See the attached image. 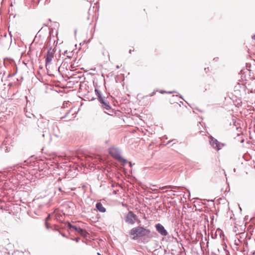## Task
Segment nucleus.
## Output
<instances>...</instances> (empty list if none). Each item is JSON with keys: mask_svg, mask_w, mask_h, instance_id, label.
I'll return each mask as SVG.
<instances>
[{"mask_svg": "<svg viewBox=\"0 0 255 255\" xmlns=\"http://www.w3.org/2000/svg\"><path fill=\"white\" fill-rule=\"evenodd\" d=\"M179 97H180V98H181L182 99H183V98H182V96L179 95Z\"/></svg>", "mask_w": 255, "mask_h": 255, "instance_id": "obj_36", "label": "nucleus"}, {"mask_svg": "<svg viewBox=\"0 0 255 255\" xmlns=\"http://www.w3.org/2000/svg\"><path fill=\"white\" fill-rule=\"evenodd\" d=\"M204 70L206 71V72L207 73V71H208L209 70V67L205 68Z\"/></svg>", "mask_w": 255, "mask_h": 255, "instance_id": "obj_26", "label": "nucleus"}, {"mask_svg": "<svg viewBox=\"0 0 255 255\" xmlns=\"http://www.w3.org/2000/svg\"><path fill=\"white\" fill-rule=\"evenodd\" d=\"M77 66L75 65L74 63L71 62L70 63V67H69L71 71L74 70L73 69L75 68Z\"/></svg>", "mask_w": 255, "mask_h": 255, "instance_id": "obj_17", "label": "nucleus"}, {"mask_svg": "<svg viewBox=\"0 0 255 255\" xmlns=\"http://www.w3.org/2000/svg\"><path fill=\"white\" fill-rule=\"evenodd\" d=\"M116 67H117V69L120 68V66H119V65H117V66H116Z\"/></svg>", "mask_w": 255, "mask_h": 255, "instance_id": "obj_35", "label": "nucleus"}, {"mask_svg": "<svg viewBox=\"0 0 255 255\" xmlns=\"http://www.w3.org/2000/svg\"><path fill=\"white\" fill-rule=\"evenodd\" d=\"M177 93V92H175V91H171V92H168V93H169V94H171V93Z\"/></svg>", "mask_w": 255, "mask_h": 255, "instance_id": "obj_30", "label": "nucleus"}, {"mask_svg": "<svg viewBox=\"0 0 255 255\" xmlns=\"http://www.w3.org/2000/svg\"><path fill=\"white\" fill-rule=\"evenodd\" d=\"M132 51V50L131 49H130V50H129V53H131Z\"/></svg>", "mask_w": 255, "mask_h": 255, "instance_id": "obj_34", "label": "nucleus"}, {"mask_svg": "<svg viewBox=\"0 0 255 255\" xmlns=\"http://www.w3.org/2000/svg\"><path fill=\"white\" fill-rule=\"evenodd\" d=\"M12 143V139L10 137L6 136L0 146V149L1 151L3 150L5 153H7L11 150L13 146Z\"/></svg>", "mask_w": 255, "mask_h": 255, "instance_id": "obj_7", "label": "nucleus"}, {"mask_svg": "<svg viewBox=\"0 0 255 255\" xmlns=\"http://www.w3.org/2000/svg\"><path fill=\"white\" fill-rule=\"evenodd\" d=\"M68 114H69V112H67V113H66V115H65V117H66V116H67V115Z\"/></svg>", "mask_w": 255, "mask_h": 255, "instance_id": "obj_37", "label": "nucleus"}, {"mask_svg": "<svg viewBox=\"0 0 255 255\" xmlns=\"http://www.w3.org/2000/svg\"><path fill=\"white\" fill-rule=\"evenodd\" d=\"M43 25L45 26H48V24L47 23H44L43 24Z\"/></svg>", "mask_w": 255, "mask_h": 255, "instance_id": "obj_32", "label": "nucleus"}, {"mask_svg": "<svg viewBox=\"0 0 255 255\" xmlns=\"http://www.w3.org/2000/svg\"><path fill=\"white\" fill-rule=\"evenodd\" d=\"M73 241H76L77 243L79 242L80 238H71V239Z\"/></svg>", "mask_w": 255, "mask_h": 255, "instance_id": "obj_19", "label": "nucleus"}, {"mask_svg": "<svg viewBox=\"0 0 255 255\" xmlns=\"http://www.w3.org/2000/svg\"><path fill=\"white\" fill-rule=\"evenodd\" d=\"M250 93H253V91H252V90H250ZM248 93H249V92H248Z\"/></svg>", "mask_w": 255, "mask_h": 255, "instance_id": "obj_38", "label": "nucleus"}, {"mask_svg": "<svg viewBox=\"0 0 255 255\" xmlns=\"http://www.w3.org/2000/svg\"><path fill=\"white\" fill-rule=\"evenodd\" d=\"M109 152L113 158L121 162H123L124 165L128 163V160L121 155V152L118 148L114 147L110 148Z\"/></svg>", "mask_w": 255, "mask_h": 255, "instance_id": "obj_5", "label": "nucleus"}, {"mask_svg": "<svg viewBox=\"0 0 255 255\" xmlns=\"http://www.w3.org/2000/svg\"><path fill=\"white\" fill-rule=\"evenodd\" d=\"M252 38L253 40H255V34H254V35H252Z\"/></svg>", "mask_w": 255, "mask_h": 255, "instance_id": "obj_25", "label": "nucleus"}, {"mask_svg": "<svg viewBox=\"0 0 255 255\" xmlns=\"http://www.w3.org/2000/svg\"><path fill=\"white\" fill-rule=\"evenodd\" d=\"M95 92L104 112L109 115H113L114 114V111L108 101V97L106 98L105 96H103L101 91L97 88H95Z\"/></svg>", "mask_w": 255, "mask_h": 255, "instance_id": "obj_2", "label": "nucleus"}, {"mask_svg": "<svg viewBox=\"0 0 255 255\" xmlns=\"http://www.w3.org/2000/svg\"><path fill=\"white\" fill-rule=\"evenodd\" d=\"M209 143L210 145L217 151L221 150L223 146L226 145L225 143L219 142L216 138L212 135L209 136Z\"/></svg>", "mask_w": 255, "mask_h": 255, "instance_id": "obj_8", "label": "nucleus"}, {"mask_svg": "<svg viewBox=\"0 0 255 255\" xmlns=\"http://www.w3.org/2000/svg\"><path fill=\"white\" fill-rule=\"evenodd\" d=\"M12 68H13V72L11 71V73H9V74L7 76V77H13L17 72V66L15 64H13L11 65Z\"/></svg>", "mask_w": 255, "mask_h": 255, "instance_id": "obj_13", "label": "nucleus"}, {"mask_svg": "<svg viewBox=\"0 0 255 255\" xmlns=\"http://www.w3.org/2000/svg\"><path fill=\"white\" fill-rule=\"evenodd\" d=\"M61 235L63 236V237H66V235L64 233H60Z\"/></svg>", "mask_w": 255, "mask_h": 255, "instance_id": "obj_28", "label": "nucleus"}, {"mask_svg": "<svg viewBox=\"0 0 255 255\" xmlns=\"http://www.w3.org/2000/svg\"><path fill=\"white\" fill-rule=\"evenodd\" d=\"M155 91H153L152 93H151V94H150V95H149V96H153V95L155 94Z\"/></svg>", "mask_w": 255, "mask_h": 255, "instance_id": "obj_24", "label": "nucleus"}, {"mask_svg": "<svg viewBox=\"0 0 255 255\" xmlns=\"http://www.w3.org/2000/svg\"><path fill=\"white\" fill-rule=\"evenodd\" d=\"M129 164H130V165H129L130 167H131V166H132L131 162H129Z\"/></svg>", "mask_w": 255, "mask_h": 255, "instance_id": "obj_33", "label": "nucleus"}, {"mask_svg": "<svg viewBox=\"0 0 255 255\" xmlns=\"http://www.w3.org/2000/svg\"><path fill=\"white\" fill-rule=\"evenodd\" d=\"M48 21H51V19H49Z\"/></svg>", "mask_w": 255, "mask_h": 255, "instance_id": "obj_42", "label": "nucleus"}, {"mask_svg": "<svg viewBox=\"0 0 255 255\" xmlns=\"http://www.w3.org/2000/svg\"><path fill=\"white\" fill-rule=\"evenodd\" d=\"M37 124L38 128V130L42 131L43 133L42 136L44 137L45 135L44 132L46 133L48 130L49 121L43 118H41L38 119Z\"/></svg>", "mask_w": 255, "mask_h": 255, "instance_id": "obj_6", "label": "nucleus"}, {"mask_svg": "<svg viewBox=\"0 0 255 255\" xmlns=\"http://www.w3.org/2000/svg\"><path fill=\"white\" fill-rule=\"evenodd\" d=\"M112 187H114V184H113V185H112Z\"/></svg>", "mask_w": 255, "mask_h": 255, "instance_id": "obj_43", "label": "nucleus"}, {"mask_svg": "<svg viewBox=\"0 0 255 255\" xmlns=\"http://www.w3.org/2000/svg\"><path fill=\"white\" fill-rule=\"evenodd\" d=\"M97 210L102 213H105L106 211V208L103 206L101 202H98L96 204Z\"/></svg>", "mask_w": 255, "mask_h": 255, "instance_id": "obj_12", "label": "nucleus"}, {"mask_svg": "<svg viewBox=\"0 0 255 255\" xmlns=\"http://www.w3.org/2000/svg\"><path fill=\"white\" fill-rule=\"evenodd\" d=\"M248 242L246 241V243H245V246L243 249H240V247H236V251H239L241 252H246V248H248Z\"/></svg>", "mask_w": 255, "mask_h": 255, "instance_id": "obj_14", "label": "nucleus"}, {"mask_svg": "<svg viewBox=\"0 0 255 255\" xmlns=\"http://www.w3.org/2000/svg\"><path fill=\"white\" fill-rule=\"evenodd\" d=\"M51 218L50 215L49 214L47 217L45 218V222H47L49 220H50Z\"/></svg>", "mask_w": 255, "mask_h": 255, "instance_id": "obj_21", "label": "nucleus"}, {"mask_svg": "<svg viewBox=\"0 0 255 255\" xmlns=\"http://www.w3.org/2000/svg\"><path fill=\"white\" fill-rule=\"evenodd\" d=\"M137 219V216L132 211H128L124 216V220L128 225H133Z\"/></svg>", "mask_w": 255, "mask_h": 255, "instance_id": "obj_9", "label": "nucleus"}, {"mask_svg": "<svg viewBox=\"0 0 255 255\" xmlns=\"http://www.w3.org/2000/svg\"><path fill=\"white\" fill-rule=\"evenodd\" d=\"M53 57H54L53 50H52V47H50L47 50V54L45 57L46 67H47L48 64H49L51 62Z\"/></svg>", "mask_w": 255, "mask_h": 255, "instance_id": "obj_11", "label": "nucleus"}, {"mask_svg": "<svg viewBox=\"0 0 255 255\" xmlns=\"http://www.w3.org/2000/svg\"><path fill=\"white\" fill-rule=\"evenodd\" d=\"M235 248H236V247H239V244L236 242V241H235Z\"/></svg>", "mask_w": 255, "mask_h": 255, "instance_id": "obj_23", "label": "nucleus"}, {"mask_svg": "<svg viewBox=\"0 0 255 255\" xmlns=\"http://www.w3.org/2000/svg\"><path fill=\"white\" fill-rule=\"evenodd\" d=\"M247 87L243 83H238L234 87V94L236 97L240 98L246 95Z\"/></svg>", "mask_w": 255, "mask_h": 255, "instance_id": "obj_4", "label": "nucleus"}, {"mask_svg": "<svg viewBox=\"0 0 255 255\" xmlns=\"http://www.w3.org/2000/svg\"><path fill=\"white\" fill-rule=\"evenodd\" d=\"M8 33H9V34L10 35V37H11L12 35H11V31H9V30H8Z\"/></svg>", "mask_w": 255, "mask_h": 255, "instance_id": "obj_31", "label": "nucleus"}, {"mask_svg": "<svg viewBox=\"0 0 255 255\" xmlns=\"http://www.w3.org/2000/svg\"><path fill=\"white\" fill-rule=\"evenodd\" d=\"M204 70L206 71V72L207 73V71H208L209 70V67L205 68Z\"/></svg>", "mask_w": 255, "mask_h": 255, "instance_id": "obj_27", "label": "nucleus"}, {"mask_svg": "<svg viewBox=\"0 0 255 255\" xmlns=\"http://www.w3.org/2000/svg\"><path fill=\"white\" fill-rule=\"evenodd\" d=\"M129 235L130 239L133 240L142 238L143 243H147L152 237L150 230L144 226H137L132 228L129 231Z\"/></svg>", "mask_w": 255, "mask_h": 255, "instance_id": "obj_1", "label": "nucleus"}, {"mask_svg": "<svg viewBox=\"0 0 255 255\" xmlns=\"http://www.w3.org/2000/svg\"><path fill=\"white\" fill-rule=\"evenodd\" d=\"M25 115L26 117L28 118H31L32 116L33 117H34L35 118H36V117H35V116L34 114H31L29 112L26 111L25 113Z\"/></svg>", "mask_w": 255, "mask_h": 255, "instance_id": "obj_16", "label": "nucleus"}, {"mask_svg": "<svg viewBox=\"0 0 255 255\" xmlns=\"http://www.w3.org/2000/svg\"><path fill=\"white\" fill-rule=\"evenodd\" d=\"M156 231L159 234L162 236H167L168 235V232L165 229L164 226L160 223H157L155 226Z\"/></svg>", "mask_w": 255, "mask_h": 255, "instance_id": "obj_10", "label": "nucleus"}, {"mask_svg": "<svg viewBox=\"0 0 255 255\" xmlns=\"http://www.w3.org/2000/svg\"><path fill=\"white\" fill-rule=\"evenodd\" d=\"M180 103H181V104H182V105H183V102H181Z\"/></svg>", "mask_w": 255, "mask_h": 255, "instance_id": "obj_40", "label": "nucleus"}, {"mask_svg": "<svg viewBox=\"0 0 255 255\" xmlns=\"http://www.w3.org/2000/svg\"><path fill=\"white\" fill-rule=\"evenodd\" d=\"M180 103H181V104H182V105H183V102H181Z\"/></svg>", "mask_w": 255, "mask_h": 255, "instance_id": "obj_41", "label": "nucleus"}, {"mask_svg": "<svg viewBox=\"0 0 255 255\" xmlns=\"http://www.w3.org/2000/svg\"><path fill=\"white\" fill-rule=\"evenodd\" d=\"M45 225L47 229L49 230L51 229V227H50V225L48 223V222H45Z\"/></svg>", "mask_w": 255, "mask_h": 255, "instance_id": "obj_18", "label": "nucleus"}, {"mask_svg": "<svg viewBox=\"0 0 255 255\" xmlns=\"http://www.w3.org/2000/svg\"><path fill=\"white\" fill-rule=\"evenodd\" d=\"M61 228L67 229L68 231H70L74 230L78 234L84 237H87L88 235V232L85 230L79 227L73 225L69 222L65 223L64 226Z\"/></svg>", "mask_w": 255, "mask_h": 255, "instance_id": "obj_3", "label": "nucleus"}, {"mask_svg": "<svg viewBox=\"0 0 255 255\" xmlns=\"http://www.w3.org/2000/svg\"><path fill=\"white\" fill-rule=\"evenodd\" d=\"M64 54H67V58L68 59H70L72 57L73 55L72 51H69L68 52L67 50L65 51Z\"/></svg>", "mask_w": 255, "mask_h": 255, "instance_id": "obj_15", "label": "nucleus"}, {"mask_svg": "<svg viewBox=\"0 0 255 255\" xmlns=\"http://www.w3.org/2000/svg\"><path fill=\"white\" fill-rule=\"evenodd\" d=\"M94 99H95V98H94V97H93V98H92L91 100L92 101V100H94Z\"/></svg>", "mask_w": 255, "mask_h": 255, "instance_id": "obj_39", "label": "nucleus"}, {"mask_svg": "<svg viewBox=\"0 0 255 255\" xmlns=\"http://www.w3.org/2000/svg\"><path fill=\"white\" fill-rule=\"evenodd\" d=\"M252 255H255V251L251 252Z\"/></svg>", "mask_w": 255, "mask_h": 255, "instance_id": "obj_29", "label": "nucleus"}, {"mask_svg": "<svg viewBox=\"0 0 255 255\" xmlns=\"http://www.w3.org/2000/svg\"><path fill=\"white\" fill-rule=\"evenodd\" d=\"M67 60H68V59L67 58H66L63 60V62H62V64H63V65H64V66L66 64H68V62Z\"/></svg>", "mask_w": 255, "mask_h": 255, "instance_id": "obj_20", "label": "nucleus"}, {"mask_svg": "<svg viewBox=\"0 0 255 255\" xmlns=\"http://www.w3.org/2000/svg\"><path fill=\"white\" fill-rule=\"evenodd\" d=\"M176 140V139H172V140H170V141H168V142L166 143V145H168V144H169V143H170L171 142H173V141H175Z\"/></svg>", "mask_w": 255, "mask_h": 255, "instance_id": "obj_22", "label": "nucleus"}]
</instances>
